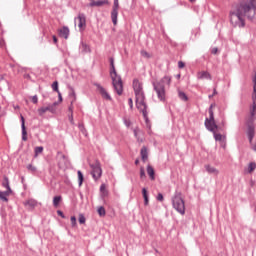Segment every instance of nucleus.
<instances>
[{"label": "nucleus", "instance_id": "nucleus-13", "mask_svg": "<svg viewBox=\"0 0 256 256\" xmlns=\"http://www.w3.org/2000/svg\"><path fill=\"white\" fill-rule=\"evenodd\" d=\"M139 112L142 113L148 129H151V121L149 120V112L147 111V108H142Z\"/></svg>", "mask_w": 256, "mask_h": 256}, {"label": "nucleus", "instance_id": "nucleus-51", "mask_svg": "<svg viewBox=\"0 0 256 256\" xmlns=\"http://www.w3.org/2000/svg\"><path fill=\"white\" fill-rule=\"evenodd\" d=\"M68 111H69L70 115L73 114V104L72 103H70Z\"/></svg>", "mask_w": 256, "mask_h": 256}, {"label": "nucleus", "instance_id": "nucleus-3", "mask_svg": "<svg viewBox=\"0 0 256 256\" xmlns=\"http://www.w3.org/2000/svg\"><path fill=\"white\" fill-rule=\"evenodd\" d=\"M110 61V77L112 79V85L114 91H116L117 95H123V80L121 76L117 74V70L115 69V59L111 57Z\"/></svg>", "mask_w": 256, "mask_h": 256}, {"label": "nucleus", "instance_id": "nucleus-17", "mask_svg": "<svg viewBox=\"0 0 256 256\" xmlns=\"http://www.w3.org/2000/svg\"><path fill=\"white\" fill-rule=\"evenodd\" d=\"M133 89H134V93H139V92L143 91V84H141V82H139L138 79H134L133 80Z\"/></svg>", "mask_w": 256, "mask_h": 256}, {"label": "nucleus", "instance_id": "nucleus-54", "mask_svg": "<svg viewBox=\"0 0 256 256\" xmlns=\"http://www.w3.org/2000/svg\"><path fill=\"white\" fill-rule=\"evenodd\" d=\"M52 39H53L54 43L57 44V36H53Z\"/></svg>", "mask_w": 256, "mask_h": 256}, {"label": "nucleus", "instance_id": "nucleus-44", "mask_svg": "<svg viewBox=\"0 0 256 256\" xmlns=\"http://www.w3.org/2000/svg\"><path fill=\"white\" fill-rule=\"evenodd\" d=\"M82 47H83L85 53H89V51H91V49L89 48V46L87 44H83Z\"/></svg>", "mask_w": 256, "mask_h": 256}, {"label": "nucleus", "instance_id": "nucleus-16", "mask_svg": "<svg viewBox=\"0 0 256 256\" xmlns=\"http://www.w3.org/2000/svg\"><path fill=\"white\" fill-rule=\"evenodd\" d=\"M24 207H28L29 209H35L37 207V200L31 198L23 202Z\"/></svg>", "mask_w": 256, "mask_h": 256}, {"label": "nucleus", "instance_id": "nucleus-4", "mask_svg": "<svg viewBox=\"0 0 256 256\" xmlns=\"http://www.w3.org/2000/svg\"><path fill=\"white\" fill-rule=\"evenodd\" d=\"M153 89L159 99V101H165L166 92H165V86L171 85V77L170 76H164L157 82H153Z\"/></svg>", "mask_w": 256, "mask_h": 256}, {"label": "nucleus", "instance_id": "nucleus-20", "mask_svg": "<svg viewBox=\"0 0 256 256\" xmlns=\"http://www.w3.org/2000/svg\"><path fill=\"white\" fill-rule=\"evenodd\" d=\"M146 171L149 175L150 180L155 181V169L153 168V166L148 165Z\"/></svg>", "mask_w": 256, "mask_h": 256}, {"label": "nucleus", "instance_id": "nucleus-48", "mask_svg": "<svg viewBox=\"0 0 256 256\" xmlns=\"http://www.w3.org/2000/svg\"><path fill=\"white\" fill-rule=\"evenodd\" d=\"M128 105H129L130 109H133V98L128 99Z\"/></svg>", "mask_w": 256, "mask_h": 256}, {"label": "nucleus", "instance_id": "nucleus-60", "mask_svg": "<svg viewBox=\"0 0 256 256\" xmlns=\"http://www.w3.org/2000/svg\"><path fill=\"white\" fill-rule=\"evenodd\" d=\"M91 2H93V0H90Z\"/></svg>", "mask_w": 256, "mask_h": 256}, {"label": "nucleus", "instance_id": "nucleus-33", "mask_svg": "<svg viewBox=\"0 0 256 256\" xmlns=\"http://www.w3.org/2000/svg\"><path fill=\"white\" fill-rule=\"evenodd\" d=\"M256 169V163L255 162H250L248 165V173H253Z\"/></svg>", "mask_w": 256, "mask_h": 256}, {"label": "nucleus", "instance_id": "nucleus-22", "mask_svg": "<svg viewBox=\"0 0 256 256\" xmlns=\"http://www.w3.org/2000/svg\"><path fill=\"white\" fill-rule=\"evenodd\" d=\"M197 79H209V80H211V74L207 71L198 72Z\"/></svg>", "mask_w": 256, "mask_h": 256}, {"label": "nucleus", "instance_id": "nucleus-31", "mask_svg": "<svg viewBox=\"0 0 256 256\" xmlns=\"http://www.w3.org/2000/svg\"><path fill=\"white\" fill-rule=\"evenodd\" d=\"M178 97L179 99H181V101H189V97H187V94H185V92H179L178 93Z\"/></svg>", "mask_w": 256, "mask_h": 256}, {"label": "nucleus", "instance_id": "nucleus-57", "mask_svg": "<svg viewBox=\"0 0 256 256\" xmlns=\"http://www.w3.org/2000/svg\"><path fill=\"white\" fill-rule=\"evenodd\" d=\"M213 97H215L213 94H212V95H209V99H211V98H213Z\"/></svg>", "mask_w": 256, "mask_h": 256}, {"label": "nucleus", "instance_id": "nucleus-9", "mask_svg": "<svg viewBox=\"0 0 256 256\" xmlns=\"http://www.w3.org/2000/svg\"><path fill=\"white\" fill-rule=\"evenodd\" d=\"M117 17H119V0H114L113 8L111 11V19L113 25H117Z\"/></svg>", "mask_w": 256, "mask_h": 256}, {"label": "nucleus", "instance_id": "nucleus-49", "mask_svg": "<svg viewBox=\"0 0 256 256\" xmlns=\"http://www.w3.org/2000/svg\"><path fill=\"white\" fill-rule=\"evenodd\" d=\"M57 215H59V217H62V219H65V214H63V211L58 210Z\"/></svg>", "mask_w": 256, "mask_h": 256}, {"label": "nucleus", "instance_id": "nucleus-58", "mask_svg": "<svg viewBox=\"0 0 256 256\" xmlns=\"http://www.w3.org/2000/svg\"><path fill=\"white\" fill-rule=\"evenodd\" d=\"M191 3H195V0H189Z\"/></svg>", "mask_w": 256, "mask_h": 256}, {"label": "nucleus", "instance_id": "nucleus-47", "mask_svg": "<svg viewBox=\"0 0 256 256\" xmlns=\"http://www.w3.org/2000/svg\"><path fill=\"white\" fill-rule=\"evenodd\" d=\"M218 52H219V49L217 47L212 48L211 50L212 55H217Z\"/></svg>", "mask_w": 256, "mask_h": 256}, {"label": "nucleus", "instance_id": "nucleus-55", "mask_svg": "<svg viewBox=\"0 0 256 256\" xmlns=\"http://www.w3.org/2000/svg\"><path fill=\"white\" fill-rule=\"evenodd\" d=\"M212 95H214V96L217 95V89L214 88Z\"/></svg>", "mask_w": 256, "mask_h": 256}, {"label": "nucleus", "instance_id": "nucleus-40", "mask_svg": "<svg viewBox=\"0 0 256 256\" xmlns=\"http://www.w3.org/2000/svg\"><path fill=\"white\" fill-rule=\"evenodd\" d=\"M147 175L145 174V168H140V179H146Z\"/></svg>", "mask_w": 256, "mask_h": 256}, {"label": "nucleus", "instance_id": "nucleus-45", "mask_svg": "<svg viewBox=\"0 0 256 256\" xmlns=\"http://www.w3.org/2000/svg\"><path fill=\"white\" fill-rule=\"evenodd\" d=\"M39 102V98L37 97V95L32 97V103H34V105H37V103Z\"/></svg>", "mask_w": 256, "mask_h": 256}, {"label": "nucleus", "instance_id": "nucleus-41", "mask_svg": "<svg viewBox=\"0 0 256 256\" xmlns=\"http://www.w3.org/2000/svg\"><path fill=\"white\" fill-rule=\"evenodd\" d=\"M78 221H79L80 225H85V221H86L85 216L83 214H80Z\"/></svg>", "mask_w": 256, "mask_h": 256}, {"label": "nucleus", "instance_id": "nucleus-12", "mask_svg": "<svg viewBox=\"0 0 256 256\" xmlns=\"http://www.w3.org/2000/svg\"><path fill=\"white\" fill-rule=\"evenodd\" d=\"M247 136L249 139V143H253V139L255 137V125L253 124L248 125Z\"/></svg>", "mask_w": 256, "mask_h": 256}, {"label": "nucleus", "instance_id": "nucleus-7", "mask_svg": "<svg viewBox=\"0 0 256 256\" xmlns=\"http://www.w3.org/2000/svg\"><path fill=\"white\" fill-rule=\"evenodd\" d=\"M135 97L137 109H147V103H145V92L143 90L141 92H136Z\"/></svg>", "mask_w": 256, "mask_h": 256}, {"label": "nucleus", "instance_id": "nucleus-8", "mask_svg": "<svg viewBox=\"0 0 256 256\" xmlns=\"http://www.w3.org/2000/svg\"><path fill=\"white\" fill-rule=\"evenodd\" d=\"M253 94H252V107L250 108V115L251 117H255L256 115V74L253 77Z\"/></svg>", "mask_w": 256, "mask_h": 256}, {"label": "nucleus", "instance_id": "nucleus-18", "mask_svg": "<svg viewBox=\"0 0 256 256\" xmlns=\"http://www.w3.org/2000/svg\"><path fill=\"white\" fill-rule=\"evenodd\" d=\"M59 36L63 39H69V27L64 26L59 30Z\"/></svg>", "mask_w": 256, "mask_h": 256}, {"label": "nucleus", "instance_id": "nucleus-26", "mask_svg": "<svg viewBox=\"0 0 256 256\" xmlns=\"http://www.w3.org/2000/svg\"><path fill=\"white\" fill-rule=\"evenodd\" d=\"M142 195L144 199V205L145 206L149 205V193L147 192V188L142 189Z\"/></svg>", "mask_w": 256, "mask_h": 256}, {"label": "nucleus", "instance_id": "nucleus-50", "mask_svg": "<svg viewBox=\"0 0 256 256\" xmlns=\"http://www.w3.org/2000/svg\"><path fill=\"white\" fill-rule=\"evenodd\" d=\"M178 67H179V69H183V67H185V63L183 61H179Z\"/></svg>", "mask_w": 256, "mask_h": 256}, {"label": "nucleus", "instance_id": "nucleus-29", "mask_svg": "<svg viewBox=\"0 0 256 256\" xmlns=\"http://www.w3.org/2000/svg\"><path fill=\"white\" fill-rule=\"evenodd\" d=\"M69 99L72 105L75 103V101H77V95L75 94V91L72 90V92L69 93Z\"/></svg>", "mask_w": 256, "mask_h": 256}, {"label": "nucleus", "instance_id": "nucleus-46", "mask_svg": "<svg viewBox=\"0 0 256 256\" xmlns=\"http://www.w3.org/2000/svg\"><path fill=\"white\" fill-rule=\"evenodd\" d=\"M68 119H69L71 125H75V121L73 120V114H69Z\"/></svg>", "mask_w": 256, "mask_h": 256}, {"label": "nucleus", "instance_id": "nucleus-42", "mask_svg": "<svg viewBox=\"0 0 256 256\" xmlns=\"http://www.w3.org/2000/svg\"><path fill=\"white\" fill-rule=\"evenodd\" d=\"M134 136L136 137V139H137V141H138L139 143H143V139H139V136H138V134H137V129L134 130Z\"/></svg>", "mask_w": 256, "mask_h": 256}, {"label": "nucleus", "instance_id": "nucleus-1", "mask_svg": "<svg viewBox=\"0 0 256 256\" xmlns=\"http://www.w3.org/2000/svg\"><path fill=\"white\" fill-rule=\"evenodd\" d=\"M256 0H243L235 11L230 12V23L233 27H245V17L255 19Z\"/></svg>", "mask_w": 256, "mask_h": 256}, {"label": "nucleus", "instance_id": "nucleus-2", "mask_svg": "<svg viewBox=\"0 0 256 256\" xmlns=\"http://www.w3.org/2000/svg\"><path fill=\"white\" fill-rule=\"evenodd\" d=\"M215 104H211L208 113H209V118L205 119L204 125L208 131L213 133L215 141H223V139H226V136L221 135L220 133H217V129H219V126L217 123H215V114L213 112V107Z\"/></svg>", "mask_w": 256, "mask_h": 256}, {"label": "nucleus", "instance_id": "nucleus-19", "mask_svg": "<svg viewBox=\"0 0 256 256\" xmlns=\"http://www.w3.org/2000/svg\"><path fill=\"white\" fill-rule=\"evenodd\" d=\"M11 193L13 192H9V190L6 191H0V201H4V203H8L9 202V195H11Z\"/></svg>", "mask_w": 256, "mask_h": 256}, {"label": "nucleus", "instance_id": "nucleus-53", "mask_svg": "<svg viewBox=\"0 0 256 256\" xmlns=\"http://www.w3.org/2000/svg\"><path fill=\"white\" fill-rule=\"evenodd\" d=\"M100 191H105V184H102V185L100 186Z\"/></svg>", "mask_w": 256, "mask_h": 256}, {"label": "nucleus", "instance_id": "nucleus-30", "mask_svg": "<svg viewBox=\"0 0 256 256\" xmlns=\"http://www.w3.org/2000/svg\"><path fill=\"white\" fill-rule=\"evenodd\" d=\"M79 131H81L82 135L87 137V129H85V125L83 123L78 124Z\"/></svg>", "mask_w": 256, "mask_h": 256}, {"label": "nucleus", "instance_id": "nucleus-38", "mask_svg": "<svg viewBox=\"0 0 256 256\" xmlns=\"http://www.w3.org/2000/svg\"><path fill=\"white\" fill-rule=\"evenodd\" d=\"M28 171H30L31 173H37V167L33 166V164H29L27 166Z\"/></svg>", "mask_w": 256, "mask_h": 256}, {"label": "nucleus", "instance_id": "nucleus-43", "mask_svg": "<svg viewBox=\"0 0 256 256\" xmlns=\"http://www.w3.org/2000/svg\"><path fill=\"white\" fill-rule=\"evenodd\" d=\"M157 201H164V197H163V194L162 193H158L157 197H156Z\"/></svg>", "mask_w": 256, "mask_h": 256}, {"label": "nucleus", "instance_id": "nucleus-21", "mask_svg": "<svg viewBox=\"0 0 256 256\" xmlns=\"http://www.w3.org/2000/svg\"><path fill=\"white\" fill-rule=\"evenodd\" d=\"M140 155L142 157V161L145 163L147 159H149V153L147 152V147L143 146L140 151Z\"/></svg>", "mask_w": 256, "mask_h": 256}, {"label": "nucleus", "instance_id": "nucleus-14", "mask_svg": "<svg viewBox=\"0 0 256 256\" xmlns=\"http://www.w3.org/2000/svg\"><path fill=\"white\" fill-rule=\"evenodd\" d=\"M21 129H22V141H27V128L25 127V117L20 115Z\"/></svg>", "mask_w": 256, "mask_h": 256}, {"label": "nucleus", "instance_id": "nucleus-52", "mask_svg": "<svg viewBox=\"0 0 256 256\" xmlns=\"http://www.w3.org/2000/svg\"><path fill=\"white\" fill-rule=\"evenodd\" d=\"M58 99H59V102L61 103L63 101V96L61 95V92L59 91L58 93Z\"/></svg>", "mask_w": 256, "mask_h": 256}, {"label": "nucleus", "instance_id": "nucleus-24", "mask_svg": "<svg viewBox=\"0 0 256 256\" xmlns=\"http://www.w3.org/2000/svg\"><path fill=\"white\" fill-rule=\"evenodd\" d=\"M205 169L207 173H210L211 175H219V170H217L215 167L211 165H206Z\"/></svg>", "mask_w": 256, "mask_h": 256}, {"label": "nucleus", "instance_id": "nucleus-27", "mask_svg": "<svg viewBox=\"0 0 256 256\" xmlns=\"http://www.w3.org/2000/svg\"><path fill=\"white\" fill-rule=\"evenodd\" d=\"M43 146H37L34 148V157L37 159L41 153H43Z\"/></svg>", "mask_w": 256, "mask_h": 256}, {"label": "nucleus", "instance_id": "nucleus-37", "mask_svg": "<svg viewBox=\"0 0 256 256\" xmlns=\"http://www.w3.org/2000/svg\"><path fill=\"white\" fill-rule=\"evenodd\" d=\"M140 55H141L142 57H145V59H150V58H151V54H149V53H148L147 51H145V50H141Z\"/></svg>", "mask_w": 256, "mask_h": 256}, {"label": "nucleus", "instance_id": "nucleus-59", "mask_svg": "<svg viewBox=\"0 0 256 256\" xmlns=\"http://www.w3.org/2000/svg\"><path fill=\"white\" fill-rule=\"evenodd\" d=\"M15 109H19V106H16Z\"/></svg>", "mask_w": 256, "mask_h": 256}, {"label": "nucleus", "instance_id": "nucleus-23", "mask_svg": "<svg viewBox=\"0 0 256 256\" xmlns=\"http://www.w3.org/2000/svg\"><path fill=\"white\" fill-rule=\"evenodd\" d=\"M2 187H4L6 191L13 192V190H11V186L9 185V178L7 176L3 177Z\"/></svg>", "mask_w": 256, "mask_h": 256}, {"label": "nucleus", "instance_id": "nucleus-36", "mask_svg": "<svg viewBox=\"0 0 256 256\" xmlns=\"http://www.w3.org/2000/svg\"><path fill=\"white\" fill-rule=\"evenodd\" d=\"M98 214L100 215V217H105L106 211H105V208L103 206H100L98 208Z\"/></svg>", "mask_w": 256, "mask_h": 256}, {"label": "nucleus", "instance_id": "nucleus-56", "mask_svg": "<svg viewBox=\"0 0 256 256\" xmlns=\"http://www.w3.org/2000/svg\"><path fill=\"white\" fill-rule=\"evenodd\" d=\"M139 163V159L135 160V165H137Z\"/></svg>", "mask_w": 256, "mask_h": 256}, {"label": "nucleus", "instance_id": "nucleus-34", "mask_svg": "<svg viewBox=\"0 0 256 256\" xmlns=\"http://www.w3.org/2000/svg\"><path fill=\"white\" fill-rule=\"evenodd\" d=\"M47 111V107H41L38 109V115H40V117H43L47 113Z\"/></svg>", "mask_w": 256, "mask_h": 256}, {"label": "nucleus", "instance_id": "nucleus-28", "mask_svg": "<svg viewBox=\"0 0 256 256\" xmlns=\"http://www.w3.org/2000/svg\"><path fill=\"white\" fill-rule=\"evenodd\" d=\"M77 175H78V185H79V187H81V185H83V181H84L83 172H81V170H78Z\"/></svg>", "mask_w": 256, "mask_h": 256}, {"label": "nucleus", "instance_id": "nucleus-6", "mask_svg": "<svg viewBox=\"0 0 256 256\" xmlns=\"http://www.w3.org/2000/svg\"><path fill=\"white\" fill-rule=\"evenodd\" d=\"M90 167L92 169L91 175L94 181H99L101 179V176L103 175V170L101 169V163H99V161H96L94 164H90Z\"/></svg>", "mask_w": 256, "mask_h": 256}, {"label": "nucleus", "instance_id": "nucleus-11", "mask_svg": "<svg viewBox=\"0 0 256 256\" xmlns=\"http://www.w3.org/2000/svg\"><path fill=\"white\" fill-rule=\"evenodd\" d=\"M75 21H78V27L80 31H83L85 27L87 26V18L85 17V14L80 13L78 17L75 19Z\"/></svg>", "mask_w": 256, "mask_h": 256}, {"label": "nucleus", "instance_id": "nucleus-15", "mask_svg": "<svg viewBox=\"0 0 256 256\" xmlns=\"http://www.w3.org/2000/svg\"><path fill=\"white\" fill-rule=\"evenodd\" d=\"M103 5H109V0H98V1L93 0L89 4V7H103Z\"/></svg>", "mask_w": 256, "mask_h": 256}, {"label": "nucleus", "instance_id": "nucleus-25", "mask_svg": "<svg viewBox=\"0 0 256 256\" xmlns=\"http://www.w3.org/2000/svg\"><path fill=\"white\" fill-rule=\"evenodd\" d=\"M57 105H59V102H54L53 104L46 106V109L50 113H57Z\"/></svg>", "mask_w": 256, "mask_h": 256}, {"label": "nucleus", "instance_id": "nucleus-32", "mask_svg": "<svg viewBox=\"0 0 256 256\" xmlns=\"http://www.w3.org/2000/svg\"><path fill=\"white\" fill-rule=\"evenodd\" d=\"M61 199H62L61 196H55V197L53 198V205H54L55 207H59V204L61 203Z\"/></svg>", "mask_w": 256, "mask_h": 256}, {"label": "nucleus", "instance_id": "nucleus-35", "mask_svg": "<svg viewBox=\"0 0 256 256\" xmlns=\"http://www.w3.org/2000/svg\"><path fill=\"white\" fill-rule=\"evenodd\" d=\"M52 90L55 91L56 93H59V82L58 81H54L52 83Z\"/></svg>", "mask_w": 256, "mask_h": 256}, {"label": "nucleus", "instance_id": "nucleus-39", "mask_svg": "<svg viewBox=\"0 0 256 256\" xmlns=\"http://www.w3.org/2000/svg\"><path fill=\"white\" fill-rule=\"evenodd\" d=\"M70 221L73 228L77 227V218L75 216H71Z\"/></svg>", "mask_w": 256, "mask_h": 256}, {"label": "nucleus", "instance_id": "nucleus-5", "mask_svg": "<svg viewBox=\"0 0 256 256\" xmlns=\"http://www.w3.org/2000/svg\"><path fill=\"white\" fill-rule=\"evenodd\" d=\"M172 207L177 213H180V215H185V200L180 191H175L174 196L172 197Z\"/></svg>", "mask_w": 256, "mask_h": 256}, {"label": "nucleus", "instance_id": "nucleus-10", "mask_svg": "<svg viewBox=\"0 0 256 256\" xmlns=\"http://www.w3.org/2000/svg\"><path fill=\"white\" fill-rule=\"evenodd\" d=\"M96 87L102 99H105V101H113V98H111V95L109 94V92H107V89L101 86V84H96Z\"/></svg>", "mask_w": 256, "mask_h": 256}]
</instances>
